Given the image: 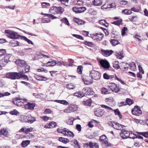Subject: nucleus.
<instances>
[{"label": "nucleus", "mask_w": 148, "mask_h": 148, "mask_svg": "<svg viewBox=\"0 0 148 148\" xmlns=\"http://www.w3.org/2000/svg\"><path fill=\"white\" fill-rule=\"evenodd\" d=\"M30 66H27V68L24 70H20L19 72L8 73L6 75V77L11 79H19L23 78L27 80H28L27 76L24 74L29 72Z\"/></svg>", "instance_id": "obj_1"}, {"label": "nucleus", "mask_w": 148, "mask_h": 148, "mask_svg": "<svg viewBox=\"0 0 148 148\" xmlns=\"http://www.w3.org/2000/svg\"><path fill=\"white\" fill-rule=\"evenodd\" d=\"M5 33L8 34V36L11 39H17L20 38L21 39L22 36L19 35L18 33L13 31H11L9 30H6L5 31Z\"/></svg>", "instance_id": "obj_2"}, {"label": "nucleus", "mask_w": 148, "mask_h": 148, "mask_svg": "<svg viewBox=\"0 0 148 148\" xmlns=\"http://www.w3.org/2000/svg\"><path fill=\"white\" fill-rule=\"evenodd\" d=\"M101 74L99 71L94 70L91 71L90 73V76L92 79L97 80L101 77Z\"/></svg>", "instance_id": "obj_3"}, {"label": "nucleus", "mask_w": 148, "mask_h": 148, "mask_svg": "<svg viewBox=\"0 0 148 148\" xmlns=\"http://www.w3.org/2000/svg\"><path fill=\"white\" fill-rule=\"evenodd\" d=\"M26 101L25 99H21L19 97H17L13 99L12 102L15 105L17 106H21Z\"/></svg>", "instance_id": "obj_4"}, {"label": "nucleus", "mask_w": 148, "mask_h": 148, "mask_svg": "<svg viewBox=\"0 0 148 148\" xmlns=\"http://www.w3.org/2000/svg\"><path fill=\"white\" fill-rule=\"evenodd\" d=\"M84 148H99V145L97 143H93L92 142L83 143Z\"/></svg>", "instance_id": "obj_5"}, {"label": "nucleus", "mask_w": 148, "mask_h": 148, "mask_svg": "<svg viewBox=\"0 0 148 148\" xmlns=\"http://www.w3.org/2000/svg\"><path fill=\"white\" fill-rule=\"evenodd\" d=\"M132 112L134 115L139 116L142 114V112L140 108L138 106H135L132 110Z\"/></svg>", "instance_id": "obj_6"}, {"label": "nucleus", "mask_w": 148, "mask_h": 148, "mask_svg": "<svg viewBox=\"0 0 148 148\" xmlns=\"http://www.w3.org/2000/svg\"><path fill=\"white\" fill-rule=\"evenodd\" d=\"M15 63L18 66L21 67H24L22 70H24L27 68V66H30L27 65L26 62L23 60H17L15 61Z\"/></svg>", "instance_id": "obj_7"}, {"label": "nucleus", "mask_w": 148, "mask_h": 148, "mask_svg": "<svg viewBox=\"0 0 148 148\" xmlns=\"http://www.w3.org/2000/svg\"><path fill=\"white\" fill-rule=\"evenodd\" d=\"M42 14H44L46 16H47L48 18H43L41 20L42 23H49L50 22V18L52 19H56L57 18L56 16H54L53 15L51 14H43L42 13H41Z\"/></svg>", "instance_id": "obj_8"}, {"label": "nucleus", "mask_w": 148, "mask_h": 148, "mask_svg": "<svg viewBox=\"0 0 148 148\" xmlns=\"http://www.w3.org/2000/svg\"><path fill=\"white\" fill-rule=\"evenodd\" d=\"M108 86V89L109 90H111L113 92L116 93L119 91V89H118V90H116L117 85L114 83H110Z\"/></svg>", "instance_id": "obj_9"}, {"label": "nucleus", "mask_w": 148, "mask_h": 148, "mask_svg": "<svg viewBox=\"0 0 148 148\" xmlns=\"http://www.w3.org/2000/svg\"><path fill=\"white\" fill-rule=\"evenodd\" d=\"M77 110V106L73 105L72 104H70L65 109V112L70 113L76 111Z\"/></svg>", "instance_id": "obj_10"}, {"label": "nucleus", "mask_w": 148, "mask_h": 148, "mask_svg": "<svg viewBox=\"0 0 148 148\" xmlns=\"http://www.w3.org/2000/svg\"><path fill=\"white\" fill-rule=\"evenodd\" d=\"M121 132L120 133V135L123 139L130 138V137L129 136L128 131L126 130L125 129H123L121 130Z\"/></svg>", "instance_id": "obj_11"}, {"label": "nucleus", "mask_w": 148, "mask_h": 148, "mask_svg": "<svg viewBox=\"0 0 148 148\" xmlns=\"http://www.w3.org/2000/svg\"><path fill=\"white\" fill-rule=\"evenodd\" d=\"M99 63L101 67L105 69H108L110 67L109 63L106 60H102L99 61Z\"/></svg>", "instance_id": "obj_12"}, {"label": "nucleus", "mask_w": 148, "mask_h": 148, "mask_svg": "<svg viewBox=\"0 0 148 148\" xmlns=\"http://www.w3.org/2000/svg\"><path fill=\"white\" fill-rule=\"evenodd\" d=\"M83 92H84V95H92L94 93L92 88L88 87L84 88L83 90Z\"/></svg>", "instance_id": "obj_13"}, {"label": "nucleus", "mask_w": 148, "mask_h": 148, "mask_svg": "<svg viewBox=\"0 0 148 148\" xmlns=\"http://www.w3.org/2000/svg\"><path fill=\"white\" fill-rule=\"evenodd\" d=\"M101 51L102 54L105 56H108L111 55L114 52L112 50H105L103 49H101Z\"/></svg>", "instance_id": "obj_14"}, {"label": "nucleus", "mask_w": 148, "mask_h": 148, "mask_svg": "<svg viewBox=\"0 0 148 148\" xmlns=\"http://www.w3.org/2000/svg\"><path fill=\"white\" fill-rule=\"evenodd\" d=\"M33 130V128L32 127L28 128L26 127H23L18 131V132H23L24 133L27 134L29 132H32Z\"/></svg>", "instance_id": "obj_15"}, {"label": "nucleus", "mask_w": 148, "mask_h": 148, "mask_svg": "<svg viewBox=\"0 0 148 148\" xmlns=\"http://www.w3.org/2000/svg\"><path fill=\"white\" fill-rule=\"evenodd\" d=\"M94 112L95 115L99 117L101 116L104 114L103 110L99 108H97Z\"/></svg>", "instance_id": "obj_16"}, {"label": "nucleus", "mask_w": 148, "mask_h": 148, "mask_svg": "<svg viewBox=\"0 0 148 148\" xmlns=\"http://www.w3.org/2000/svg\"><path fill=\"white\" fill-rule=\"evenodd\" d=\"M35 106V104L34 103L30 102H29L27 104L25 105V107L26 109L30 110H33Z\"/></svg>", "instance_id": "obj_17"}, {"label": "nucleus", "mask_w": 148, "mask_h": 148, "mask_svg": "<svg viewBox=\"0 0 148 148\" xmlns=\"http://www.w3.org/2000/svg\"><path fill=\"white\" fill-rule=\"evenodd\" d=\"M141 10H123L122 13L125 14L129 15L132 14L131 11L134 12H138L140 11Z\"/></svg>", "instance_id": "obj_18"}, {"label": "nucleus", "mask_w": 148, "mask_h": 148, "mask_svg": "<svg viewBox=\"0 0 148 148\" xmlns=\"http://www.w3.org/2000/svg\"><path fill=\"white\" fill-rule=\"evenodd\" d=\"M92 103V99L91 98L85 101H82V103L83 105L86 106H90Z\"/></svg>", "instance_id": "obj_19"}, {"label": "nucleus", "mask_w": 148, "mask_h": 148, "mask_svg": "<svg viewBox=\"0 0 148 148\" xmlns=\"http://www.w3.org/2000/svg\"><path fill=\"white\" fill-rule=\"evenodd\" d=\"M73 19L74 22L78 25H82L86 23L85 21H84L79 19L76 17H74Z\"/></svg>", "instance_id": "obj_20"}, {"label": "nucleus", "mask_w": 148, "mask_h": 148, "mask_svg": "<svg viewBox=\"0 0 148 148\" xmlns=\"http://www.w3.org/2000/svg\"><path fill=\"white\" fill-rule=\"evenodd\" d=\"M57 63L55 60H53L51 61H49L46 63L44 64V66H53L56 64Z\"/></svg>", "instance_id": "obj_21"}, {"label": "nucleus", "mask_w": 148, "mask_h": 148, "mask_svg": "<svg viewBox=\"0 0 148 148\" xmlns=\"http://www.w3.org/2000/svg\"><path fill=\"white\" fill-rule=\"evenodd\" d=\"M113 37L115 38V39H111L110 40V43L112 44L113 46H115L117 44H120V42L119 41L116 40V39L117 38V37L116 36H114Z\"/></svg>", "instance_id": "obj_22"}, {"label": "nucleus", "mask_w": 148, "mask_h": 148, "mask_svg": "<svg viewBox=\"0 0 148 148\" xmlns=\"http://www.w3.org/2000/svg\"><path fill=\"white\" fill-rule=\"evenodd\" d=\"M36 121V119L35 117L32 116L31 115H28L27 123H32Z\"/></svg>", "instance_id": "obj_23"}, {"label": "nucleus", "mask_w": 148, "mask_h": 148, "mask_svg": "<svg viewBox=\"0 0 148 148\" xmlns=\"http://www.w3.org/2000/svg\"><path fill=\"white\" fill-rule=\"evenodd\" d=\"M11 54H7L5 56L4 59L3 61L5 63V64L8 63V62H10L11 60L10 59Z\"/></svg>", "instance_id": "obj_24"}, {"label": "nucleus", "mask_w": 148, "mask_h": 148, "mask_svg": "<svg viewBox=\"0 0 148 148\" xmlns=\"http://www.w3.org/2000/svg\"><path fill=\"white\" fill-rule=\"evenodd\" d=\"M0 134L1 135H4L5 137H8V136L9 133L6 129H3L0 131Z\"/></svg>", "instance_id": "obj_25"}, {"label": "nucleus", "mask_w": 148, "mask_h": 148, "mask_svg": "<svg viewBox=\"0 0 148 148\" xmlns=\"http://www.w3.org/2000/svg\"><path fill=\"white\" fill-rule=\"evenodd\" d=\"M74 95L75 96H76L80 98H82L85 95L84 92L81 91H79L78 92H75L74 93Z\"/></svg>", "instance_id": "obj_26"}, {"label": "nucleus", "mask_w": 148, "mask_h": 148, "mask_svg": "<svg viewBox=\"0 0 148 148\" xmlns=\"http://www.w3.org/2000/svg\"><path fill=\"white\" fill-rule=\"evenodd\" d=\"M50 12L52 13V14H61L64 11V10H49Z\"/></svg>", "instance_id": "obj_27"}, {"label": "nucleus", "mask_w": 148, "mask_h": 148, "mask_svg": "<svg viewBox=\"0 0 148 148\" xmlns=\"http://www.w3.org/2000/svg\"><path fill=\"white\" fill-rule=\"evenodd\" d=\"M84 45L90 47H92L95 44L92 42H90L87 41H85L83 42Z\"/></svg>", "instance_id": "obj_28"}, {"label": "nucleus", "mask_w": 148, "mask_h": 148, "mask_svg": "<svg viewBox=\"0 0 148 148\" xmlns=\"http://www.w3.org/2000/svg\"><path fill=\"white\" fill-rule=\"evenodd\" d=\"M21 39L26 41L29 44H31L32 45H33L34 43L32 41L26 37L24 36H21Z\"/></svg>", "instance_id": "obj_29"}, {"label": "nucleus", "mask_w": 148, "mask_h": 148, "mask_svg": "<svg viewBox=\"0 0 148 148\" xmlns=\"http://www.w3.org/2000/svg\"><path fill=\"white\" fill-rule=\"evenodd\" d=\"M66 129L65 128V136L72 137H73L74 136V134L72 132L70 131H67Z\"/></svg>", "instance_id": "obj_30"}, {"label": "nucleus", "mask_w": 148, "mask_h": 148, "mask_svg": "<svg viewBox=\"0 0 148 148\" xmlns=\"http://www.w3.org/2000/svg\"><path fill=\"white\" fill-rule=\"evenodd\" d=\"M115 113V115H117L120 119H121L122 118V116L121 114V113L118 109H116L115 110H113Z\"/></svg>", "instance_id": "obj_31"}, {"label": "nucleus", "mask_w": 148, "mask_h": 148, "mask_svg": "<svg viewBox=\"0 0 148 148\" xmlns=\"http://www.w3.org/2000/svg\"><path fill=\"white\" fill-rule=\"evenodd\" d=\"M30 143L29 140H27L23 141L21 143V145L23 147H26Z\"/></svg>", "instance_id": "obj_32"}, {"label": "nucleus", "mask_w": 148, "mask_h": 148, "mask_svg": "<svg viewBox=\"0 0 148 148\" xmlns=\"http://www.w3.org/2000/svg\"><path fill=\"white\" fill-rule=\"evenodd\" d=\"M92 2L93 4L95 5L99 6L102 4V0H94Z\"/></svg>", "instance_id": "obj_33"}, {"label": "nucleus", "mask_w": 148, "mask_h": 148, "mask_svg": "<svg viewBox=\"0 0 148 148\" xmlns=\"http://www.w3.org/2000/svg\"><path fill=\"white\" fill-rule=\"evenodd\" d=\"M122 19L121 18L120 20H117L116 21H115L113 22H111V23L114 24L115 25L119 26L120 25H122Z\"/></svg>", "instance_id": "obj_34"}, {"label": "nucleus", "mask_w": 148, "mask_h": 148, "mask_svg": "<svg viewBox=\"0 0 148 148\" xmlns=\"http://www.w3.org/2000/svg\"><path fill=\"white\" fill-rule=\"evenodd\" d=\"M21 120L22 122H27L28 115L27 116L22 115L21 117Z\"/></svg>", "instance_id": "obj_35"}, {"label": "nucleus", "mask_w": 148, "mask_h": 148, "mask_svg": "<svg viewBox=\"0 0 148 148\" xmlns=\"http://www.w3.org/2000/svg\"><path fill=\"white\" fill-rule=\"evenodd\" d=\"M134 103L133 100L130 98H127L126 99L125 103H127V105L130 106L133 104Z\"/></svg>", "instance_id": "obj_36"}, {"label": "nucleus", "mask_w": 148, "mask_h": 148, "mask_svg": "<svg viewBox=\"0 0 148 148\" xmlns=\"http://www.w3.org/2000/svg\"><path fill=\"white\" fill-rule=\"evenodd\" d=\"M138 134L141 135L146 138H148V132H137Z\"/></svg>", "instance_id": "obj_37"}, {"label": "nucleus", "mask_w": 148, "mask_h": 148, "mask_svg": "<svg viewBox=\"0 0 148 148\" xmlns=\"http://www.w3.org/2000/svg\"><path fill=\"white\" fill-rule=\"evenodd\" d=\"M111 33L113 35H115L117 36H119L118 34H119V32H118L116 30H114V28L111 27Z\"/></svg>", "instance_id": "obj_38"}, {"label": "nucleus", "mask_w": 148, "mask_h": 148, "mask_svg": "<svg viewBox=\"0 0 148 148\" xmlns=\"http://www.w3.org/2000/svg\"><path fill=\"white\" fill-rule=\"evenodd\" d=\"M112 64H113V66L114 68H115L116 69H118L120 68L121 69H123V68H122V64L121 65V68H120V65L118 64H116V63H113Z\"/></svg>", "instance_id": "obj_39"}, {"label": "nucleus", "mask_w": 148, "mask_h": 148, "mask_svg": "<svg viewBox=\"0 0 148 148\" xmlns=\"http://www.w3.org/2000/svg\"><path fill=\"white\" fill-rule=\"evenodd\" d=\"M6 53V52L5 49H0V57L4 56L5 55Z\"/></svg>", "instance_id": "obj_40"}, {"label": "nucleus", "mask_w": 148, "mask_h": 148, "mask_svg": "<svg viewBox=\"0 0 148 148\" xmlns=\"http://www.w3.org/2000/svg\"><path fill=\"white\" fill-rule=\"evenodd\" d=\"M82 69L83 67L82 66H78L77 69V71L78 73L81 74L82 73Z\"/></svg>", "instance_id": "obj_41"}, {"label": "nucleus", "mask_w": 148, "mask_h": 148, "mask_svg": "<svg viewBox=\"0 0 148 148\" xmlns=\"http://www.w3.org/2000/svg\"><path fill=\"white\" fill-rule=\"evenodd\" d=\"M12 46L13 47L19 45V42L16 40H13L10 42Z\"/></svg>", "instance_id": "obj_42"}, {"label": "nucleus", "mask_w": 148, "mask_h": 148, "mask_svg": "<svg viewBox=\"0 0 148 148\" xmlns=\"http://www.w3.org/2000/svg\"><path fill=\"white\" fill-rule=\"evenodd\" d=\"M99 35L100 36V37H99V38L96 37V38H95L96 39H95L98 42L100 41L101 40H102V38L103 36V34L101 33H99Z\"/></svg>", "instance_id": "obj_43"}, {"label": "nucleus", "mask_w": 148, "mask_h": 148, "mask_svg": "<svg viewBox=\"0 0 148 148\" xmlns=\"http://www.w3.org/2000/svg\"><path fill=\"white\" fill-rule=\"evenodd\" d=\"M118 2L120 4L123 5H126L128 3V1L125 0H119Z\"/></svg>", "instance_id": "obj_44"}, {"label": "nucleus", "mask_w": 148, "mask_h": 148, "mask_svg": "<svg viewBox=\"0 0 148 148\" xmlns=\"http://www.w3.org/2000/svg\"><path fill=\"white\" fill-rule=\"evenodd\" d=\"M116 5L114 3H112L108 5V7L109 8H116Z\"/></svg>", "instance_id": "obj_45"}, {"label": "nucleus", "mask_w": 148, "mask_h": 148, "mask_svg": "<svg viewBox=\"0 0 148 148\" xmlns=\"http://www.w3.org/2000/svg\"><path fill=\"white\" fill-rule=\"evenodd\" d=\"M72 36L80 40H83L84 39V38L82 36L79 35L73 34Z\"/></svg>", "instance_id": "obj_46"}, {"label": "nucleus", "mask_w": 148, "mask_h": 148, "mask_svg": "<svg viewBox=\"0 0 148 148\" xmlns=\"http://www.w3.org/2000/svg\"><path fill=\"white\" fill-rule=\"evenodd\" d=\"M10 95V93L8 92L4 93L0 92V97H2L5 96H9Z\"/></svg>", "instance_id": "obj_47"}, {"label": "nucleus", "mask_w": 148, "mask_h": 148, "mask_svg": "<svg viewBox=\"0 0 148 148\" xmlns=\"http://www.w3.org/2000/svg\"><path fill=\"white\" fill-rule=\"evenodd\" d=\"M127 28L125 27H124L121 30V35L123 36H124L126 34V31L127 30Z\"/></svg>", "instance_id": "obj_48"}, {"label": "nucleus", "mask_w": 148, "mask_h": 148, "mask_svg": "<svg viewBox=\"0 0 148 148\" xmlns=\"http://www.w3.org/2000/svg\"><path fill=\"white\" fill-rule=\"evenodd\" d=\"M99 33H96L92 34H90V36L92 39L95 40L96 37H97V35H99Z\"/></svg>", "instance_id": "obj_49"}, {"label": "nucleus", "mask_w": 148, "mask_h": 148, "mask_svg": "<svg viewBox=\"0 0 148 148\" xmlns=\"http://www.w3.org/2000/svg\"><path fill=\"white\" fill-rule=\"evenodd\" d=\"M88 13L92 15H95L97 14L96 11L94 10H89Z\"/></svg>", "instance_id": "obj_50"}, {"label": "nucleus", "mask_w": 148, "mask_h": 148, "mask_svg": "<svg viewBox=\"0 0 148 148\" xmlns=\"http://www.w3.org/2000/svg\"><path fill=\"white\" fill-rule=\"evenodd\" d=\"M66 87L69 89H73L74 88V86L71 84H68L66 85Z\"/></svg>", "instance_id": "obj_51"}, {"label": "nucleus", "mask_w": 148, "mask_h": 148, "mask_svg": "<svg viewBox=\"0 0 148 148\" xmlns=\"http://www.w3.org/2000/svg\"><path fill=\"white\" fill-rule=\"evenodd\" d=\"M116 57L118 58H119L120 59H121L122 58H123V53H120V54L118 53L116 55Z\"/></svg>", "instance_id": "obj_52"}, {"label": "nucleus", "mask_w": 148, "mask_h": 148, "mask_svg": "<svg viewBox=\"0 0 148 148\" xmlns=\"http://www.w3.org/2000/svg\"><path fill=\"white\" fill-rule=\"evenodd\" d=\"M41 76H40L38 75H34L35 78L38 80L42 81L43 79L41 78Z\"/></svg>", "instance_id": "obj_53"}, {"label": "nucleus", "mask_w": 148, "mask_h": 148, "mask_svg": "<svg viewBox=\"0 0 148 148\" xmlns=\"http://www.w3.org/2000/svg\"><path fill=\"white\" fill-rule=\"evenodd\" d=\"M51 127H55L57 126L56 123V122L52 121L50 123Z\"/></svg>", "instance_id": "obj_54"}, {"label": "nucleus", "mask_w": 148, "mask_h": 148, "mask_svg": "<svg viewBox=\"0 0 148 148\" xmlns=\"http://www.w3.org/2000/svg\"><path fill=\"white\" fill-rule=\"evenodd\" d=\"M106 146L110 147L111 146L112 144L111 143H109L107 141V139L105 140L103 142V143Z\"/></svg>", "instance_id": "obj_55"}, {"label": "nucleus", "mask_w": 148, "mask_h": 148, "mask_svg": "<svg viewBox=\"0 0 148 148\" xmlns=\"http://www.w3.org/2000/svg\"><path fill=\"white\" fill-rule=\"evenodd\" d=\"M10 114L12 115H17L19 113L18 111L16 110H14L13 111H11L10 112Z\"/></svg>", "instance_id": "obj_56"}, {"label": "nucleus", "mask_w": 148, "mask_h": 148, "mask_svg": "<svg viewBox=\"0 0 148 148\" xmlns=\"http://www.w3.org/2000/svg\"><path fill=\"white\" fill-rule=\"evenodd\" d=\"M108 92L107 89L106 88H103L102 90H101V92L102 94H107V92Z\"/></svg>", "instance_id": "obj_57"}, {"label": "nucleus", "mask_w": 148, "mask_h": 148, "mask_svg": "<svg viewBox=\"0 0 148 148\" xmlns=\"http://www.w3.org/2000/svg\"><path fill=\"white\" fill-rule=\"evenodd\" d=\"M99 23L101 25H105V24H107V23L105 20H101L99 21Z\"/></svg>", "instance_id": "obj_58"}, {"label": "nucleus", "mask_w": 148, "mask_h": 148, "mask_svg": "<svg viewBox=\"0 0 148 148\" xmlns=\"http://www.w3.org/2000/svg\"><path fill=\"white\" fill-rule=\"evenodd\" d=\"M65 128H64L63 130L60 129L59 128H58L57 129V131L59 133H60L62 134H63L64 135H65V134L63 133V132H65Z\"/></svg>", "instance_id": "obj_59"}, {"label": "nucleus", "mask_w": 148, "mask_h": 148, "mask_svg": "<svg viewBox=\"0 0 148 148\" xmlns=\"http://www.w3.org/2000/svg\"><path fill=\"white\" fill-rule=\"evenodd\" d=\"M52 111L50 109H46L44 111V114H49L51 113Z\"/></svg>", "instance_id": "obj_60"}, {"label": "nucleus", "mask_w": 148, "mask_h": 148, "mask_svg": "<svg viewBox=\"0 0 148 148\" xmlns=\"http://www.w3.org/2000/svg\"><path fill=\"white\" fill-rule=\"evenodd\" d=\"M83 82L85 84H87V85L91 84L92 83V82L90 81L88 79H85V80H84Z\"/></svg>", "instance_id": "obj_61"}, {"label": "nucleus", "mask_w": 148, "mask_h": 148, "mask_svg": "<svg viewBox=\"0 0 148 148\" xmlns=\"http://www.w3.org/2000/svg\"><path fill=\"white\" fill-rule=\"evenodd\" d=\"M76 13H79L84 12L86 10H73Z\"/></svg>", "instance_id": "obj_62"}, {"label": "nucleus", "mask_w": 148, "mask_h": 148, "mask_svg": "<svg viewBox=\"0 0 148 148\" xmlns=\"http://www.w3.org/2000/svg\"><path fill=\"white\" fill-rule=\"evenodd\" d=\"M42 6L44 7V8H46V7L48 6H49L50 4L49 3L46 2H43L42 3Z\"/></svg>", "instance_id": "obj_63"}, {"label": "nucleus", "mask_w": 148, "mask_h": 148, "mask_svg": "<svg viewBox=\"0 0 148 148\" xmlns=\"http://www.w3.org/2000/svg\"><path fill=\"white\" fill-rule=\"evenodd\" d=\"M89 34V32L88 31H83L82 32V34L83 35L85 36H90L88 35Z\"/></svg>", "instance_id": "obj_64"}]
</instances>
